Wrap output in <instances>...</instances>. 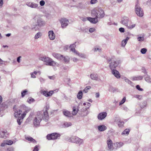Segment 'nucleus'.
I'll return each instance as SVG.
<instances>
[{"mask_svg":"<svg viewBox=\"0 0 151 151\" xmlns=\"http://www.w3.org/2000/svg\"><path fill=\"white\" fill-rule=\"evenodd\" d=\"M39 150V149L38 148V146L37 145H36L35 147L34 148L33 151H38Z\"/></svg>","mask_w":151,"mask_h":151,"instance_id":"e2e57ef3","label":"nucleus"},{"mask_svg":"<svg viewBox=\"0 0 151 151\" xmlns=\"http://www.w3.org/2000/svg\"><path fill=\"white\" fill-rule=\"evenodd\" d=\"M123 144L122 142H118L116 143V145L117 147L119 148L122 147L123 145Z\"/></svg>","mask_w":151,"mask_h":151,"instance_id":"c9c22d12","label":"nucleus"},{"mask_svg":"<svg viewBox=\"0 0 151 151\" xmlns=\"http://www.w3.org/2000/svg\"><path fill=\"white\" fill-rule=\"evenodd\" d=\"M143 77V76H137L134 77L133 78V80L135 81L141 80L142 79Z\"/></svg>","mask_w":151,"mask_h":151,"instance_id":"c85d7f7f","label":"nucleus"},{"mask_svg":"<svg viewBox=\"0 0 151 151\" xmlns=\"http://www.w3.org/2000/svg\"><path fill=\"white\" fill-rule=\"evenodd\" d=\"M33 20L36 24L34 23L32 25V29L37 31L39 29V27L44 26L45 24V22L43 20L40 15L37 14L33 18Z\"/></svg>","mask_w":151,"mask_h":151,"instance_id":"7ed1b4c3","label":"nucleus"},{"mask_svg":"<svg viewBox=\"0 0 151 151\" xmlns=\"http://www.w3.org/2000/svg\"><path fill=\"white\" fill-rule=\"evenodd\" d=\"M28 111L27 110H25V111L24 112V113L22 114L21 115V116H20L22 118V119L23 120L24 117L25 116L26 114L28 112Z\"/></svg>","mask_w":151,"mask_h":151,"instance_id":"58836bf2","label":"nucleus"},{"mask_svg":"<svg viewBox=\"0 0 151 151\" xmlns=\"http://www.w3.org/2000/svg\"><path fill=\"white\" fill-rule=\"evenodd\" d=\"M27 101L29 103H31L34 102L35 101V100L33 98H30L28 99Z\"/></svg>","mask_w":151,"mask_h":151,"instance_id":"3c124183","label":"nucleus"},{"mask_svg":"<svg viewBox=\"0 0 151 151\" xmlns=\"http://www.w3.org/2000/svg\"><path fill=\"white\" fill-rule=\"evenodd\" d=\"M45 111H43V112H45V111H46L47 113V110H48L50 109V106L49 105H47L45 107Z\"/></svg>","mask_w":151,"mask_h":151,"instance_id":"de8ad7c7","label":"nucleus"},{"mask_svg":"<svg viewBox=\"0 0 151 151\" xmlns=\"http://www.w3.org/2000/svg\"><path fill=\"white\" fill-rule=\"evenodd\" d=\"M14 149L12 147L8 148L7 149L6 151H14Z\"/></svg>","mask_w":151,"mask_h":151,"instance_id":"680f3d73","label":"nucleus"},{"mask_svg":"<svg viewBox=\"0 0 151 151\" xmlns=\"http://www.w3.org/2000/svg\"><path fill=\"white\" fill-rule=\"evenodd\" d=\"M23 29L25 31H27L29 29V27L28 26H26L23 27Z\"/></svg>","mask_w":151,"mask_h":151,"instance_id":"5fc2aeb1","label":"nucleus"},{"mask_svg":"<svg viewBox=\"0 0 151 151\" xmlns=\"http://www.w3.org/2000/svg\"><path fill=\"white\" fill-rule=\"evenodd\" d=\"M40 82L42 83H44L45 81V79L42 78H40Z\"/></svg>","mask_w":151,"mask_h":151,"instance_id":"338daca9","label":"nucleus"},{"mask_svg":"<svg viewBox=\"0 0 151 151\" xmlns=\"http://www.w3.org/2000/svg\"><path fill=\"white\" fill-rule=\"evenodd\" d=\"M107 144L108 145V147L110 149H111L112 147V142L111 140L109 139L107 141Z\"/></svg>","mask_w":151,"mask_h":151,"instance_id":"4be33fe9","label":"nucleus"},{"mask_svg":"<svg viewBox=\"0 0 151 151\" xmlns=\"http://www.w3.org/2000/svg\"><path fill=\"white\" fill-rule=\"evenodd\" d=\"M8 136L9 134L6 131H0V137L5 139Z\"/></svg>","mask_w":151,"mask_h":151,"instance_id":"4468645a","label":"nucleus"},{"mask_svg":"<svg viewBox=\"0 0 151 151\" xmlns=\"http://www.w3.org/2000/svg\"><path fill=\"white\" fill-rule=\"evenodd\" d=\"M70 58L68 56H66V57H65L63 56V59L62 60H64V61L66 63H68L69 61Z\"/></svg>","mask_w":151,"mask_h":151,"instance_id":"c756f323","label":"nucleus"},{"mask_svg":"<svg viewBox=\"0 0 151 151\" xmlns=\"http://www.w3.org/2000/svg\"><path fill=\"white\" fill-rule=\"evenodd\" d=\"M109 91H110L114 92L115 91H116L115 89L112 87H110L109 88Z\"/></svg>","mask_w":151,"mask_h":151,"instance_id":"09e8293b","label":"nucleus"},{"mask_svg":"<svg viewBox=\"0 0 151 151\" xmlns=\"http://www.w3.org/2000/svg\"><path fill=\"white\" fill-rule=\"evenodd\" d=\"M143 105L141 106V108H143L146 105V103L145 102H144L143 103Z\"/></svg>","mask_w":151,"mask_h":151,"instance_id":"69168bd1","label":"nucleus"},{"mask_svg":"<svg viewBox=\"0 0 151 151\" xmlns=\"http://www.w3.org/2000/svg\"><path fill=\"white\" fill-rule=\"evenodd\" d=\"M117 122L119 127H122L123 126V125L124 124V122L121 121L120 119H118Z\"/></svg>","mask_w":151,"mask_h":151,"instance_id":"cd10ccee","label":"nucleus"},{"mask_svg":"<svg viewBox=\"0 0 151 151\" xmlns=\"http://www.w3.org/2000/svg\"><path fill=\"white\" fill-rule=\"evenodd\" d=\"M126 98L125 97L123 98L122 101L119 102V105H120L124 104L126 101Z\"/></svg>","mask_w":151,"mask_h":151,"instance_id":"37998d69","label":"nucleus"},{"mask_svg":"<svg viewBox=\"0 0 151 151\" xmlns=\"http://www.w3.org/2000/svg\"><path fill=\"white\" fill-rule=\"evenodd\" d=\"M95 29L93 28H90L89 29V32L91 33H92L95 31Z\"/></svg>","mask_w":151,"mask_h":151,"instance_id":"052dcab7","label":"nucleus"},{"mask_svg":"<svg viewBox=\"0 0 151 151\" xmlns=\"http://www.w3.org/2000/svg\"><path fill=\"white\" fill-rule=\"evenodd\" d=\"M13 143V142L12 140H7L6 143V145H11Z\"/></svg>","mask_w":151,"mask_h":151,"instance_id":"49530a36","label":"nucleus"},{"mask_svg":"<svg viewBox=\"0 0 151 151\" xmlns=\"http://www.w3.org/2000/svg\"><path fill=\"white\" fill-rule=\"evenodd\" d=\"M135 11L139 17L143 16L144 13L143 10L140 7L138 3H136L135 6Z\"/></svg>","mask_w":151,"mask_h":151,"instance_id":"423d86ee","label":"nucleus"},{"mask_svg":"<svg viewBox=\"0 0 151 151\" xmlns=\"http://www.w3.org/2000/svg\"><path fill=\"white\" fill-rule=\"evenodd\" d=\"M40 4L41 6H43L45 4V2L44 0H41L40 1Z\"/></svg>","mask_w":151,"mask_h":151,"instance_id":"13d9d810","label":"nucleus"},{"mask_svg":"<svg viewBox=\"0 0 151 151\" xmlns=\"http://www.w3.org/2000/svg\"><path fill=\"white\" fill-rule=\"evenodd\" d=\"M142 72L144 73L145 74V75L143 76H146V75H147V72L146 71V70L145 69L144 67H142Z\"/></svg>","mask_w":151,"mask_h":151,"instance_id":"a19ab883","label":"nucleus"},{"mask_svg":"<svg viewBox=\"0 0 151 151\" xmlns=\"http://www.w3.org/2000/svg\"><path fill=\"white\" fill-rule=\"evenodd\" d=\"M146 76H147L145 78V80L148 83H151V78L147 74Z\"/></svg>","mask_w":151,"mask_h":151,"instance_id":"393cba45","label":"nucleus"},{"mask_svg":"<svg viewBox=\"0 0 151 151\" xmlns=\"http://www.w3.org/2000/svg\"><path fill=\"white\" fill-rule=\"evenodd\" d=\"M92 15L93 17H95V18L88 17V19L92 23H96L98 21V18H102L104 16L105 14L101 8H99L96 11H93L92 12Z\"/></svg>","mask_w":151,"mask_h":151,"instance_id":"f03ea898","label":"nucleus"},{"mask_svg":"<svg viewBox=\"0 0 151 151\" xmlns=\"http://www.w3.org/2000/svg\"><path fill=\"white\" fill-rule=\"evenodd\" d=\"M39 59L45 62L47 65L55 66L56 65V63L53 61L52 59L48 57H41Z\"/></svg>","mask_w":151,"mask_h":151,"instance_id":"39448f33","label":"nucleus"},{"mask_svg":"<svg viewBox=\"0 0 151 151\" xmlns=\"http://www.w3.org/2000/svg\"><path fill=\"white\" fill-rule=\"evenodd\" d=\"M137 40L139 41H143L144 40V37H137Z\"/></svg>","mask_w":151,"mask_h":151,"instance_id":"8fccbe9b","label":"nucleus"},{"mask_svg":"<svg viewBox=\"0 0 151 151\" xmlns=\"http://www.w3.org/2000/svg\"><path fill=\"white\" fill-rule=\"evenodd\" d=\"M124 80L128 84L131 85L132 83V82L129 80L127 78H124Z\"/></svg>","mask_w":151,"mask_h":151,"instance_id":"ea45409f","label":"nucleus"},{"mask_svg":"<svg viewBox=\"0 0 151 151\" xmlns=\"http://www.w3.org/2000/svg\"><path fill=\"white\" fill-rule=\"evenodd\" d=\"M91 88L90 86H86L83 90V91L85 93H86L88 92V91Z\"/></svg>","mask_w":151,"mask_h":151,"instance_id":"f704fd0d","label":"nucleus"},{"mask_svg":"<svg viewBox=\"0 0 151 151\" xmlns=\"http://www.w3.org/2000/svg\"><path fill=\"white\" fill-rule=\"evenodd\" d=\"M106 59L108 63H109V66L111 70H114L120 62L119 60H115L110 58Z\"/></svg>","mask_w":151,"mask_h":151,"instance_id":"20e7f679","label":"nucleus"},{"mask_svg":"<svg viewBox=\"0 0 151 151\" xmlns=\"http://www.w3.org/2000/svg\"><path fill=\"white\" fill-rule=\"evenodd\" d=\"M63 125L65 127H68L71 125V123L70 122H65Z\"/></svg>","mask_w":151,"mask_h":151,"instance_id":"72a5a7b5","label":"nucleus"},{"mask_svg":"<svg viewBox=\"0 0 151 151\" xmlns=\"http://www.w3.org/2000/svg\"><path fill=\"white\" fill-rule=\"evenodd\" d=\"M52 55L54 57L58 59L63 60V55H62L57 53H53Z\"/></svg>","mask_w":151,"mask_h":151,"instance_id":"6ab92c4d","label":"nucleus"},{"mask_svg":"<svg viewBox=\"0 0 151 151\" xmlns=\"http://www.w3.org/2000/svg\"><path fill=\"white\" fill-rule=\"evenodd\" d=\"M25 139H26L28 140L29 141L32 142L33 143H35L36 142V140L31 137H27L25 138Z\"/></svg>","mask_w":151,"mask_h":151,"instance_id":"5701e85b","label":"nucleus"},{"mask_svg":"<svg viewBox=\"0 0 151 151\" xmlns=\"http://www.w3.org/2000/svg\"><path fill=\"white\" fill-rule=\"evenodd\" d=\"M97 2V0H91L90 1V3L91 4H94L96 3Z\"/></svg>","mask_w":151,"mask_h":151,"instance_id":"bf43d9fd","label":"nucleus"},{"mask_svg":"<svg viewBox=\"0 0 151 151\" xmlns=\"http://www.w3.org/2000/svg\"><path fill=\"white\" fill-rule=\"evenodd\" d=\"M135 24H134L131 25H129V26L128 25V26H127V27L129 29H132L134 27H135Z\"/></svg>","mask_w":151,"mask_h":151,"instance_id":"4d7b16f0","label":"nucleus"},{"mask_svg":"<svg viewBox=\"0 0 151 151\" xmlns=\"http://www.w3.org/2000/svg\"><path fill=\"white\" fill-rule=\"evenodd\" d=\"M60 134L56 133H53L48 134L47 136V138L48 140L55 139L59 138L60 136Z\"/></svg>","mask_w":151,"mask_h":151,"instance_id":"0eeeda50","label":"nucleus"},{"mask_svg":"<svg viewBox=\"0 0 151 151\" xmlns=\"http://www.w3.org/2000/svg\"><path fill=\"white\" fill-rule=\"evenodd\" d=\"M130 132V130L129 129H126L122 133V134L128 135Z\"/></svg>","mask_w":151,"mask_h":151,"instance_id":"473e14b6","label":"nucleus"},{"mask_svg":"<svg viewBox=\"0 0 151 151\" xmlns=\"http://www.w3.org/2000/svg\"><path fill=\"white\" fill-rule=\"evenodd\" d=\"M76 45H75V44H73L71 45L69 47L70 48V50L72 51L73 52H74L75 54L77 55L78 56H79L80 53L79 52H78L76 51V50L75 49V48L76 47Z\"/></svg>","mask_w":151,"mask_h":151,"instance_id":"2eb2a0df","label":"nucleus"},{"mask_svg":"<svg viewBox=\"0 0 151 151\" xmlns=\"http://www.w3.org/2000/svg\"><path fill=\"white\" fill-rule=\"evenodd\" d=\"M83 91H82L80 90L79 91L77 95V98L79 99H82L83 96Z\"/></svg>","mask_w":151,"mask_h":151,"instance_id":"412c9836","label":"nucleus"},{"mask_svg":"<svg viewBox=\"0 0 151 151\" xmlns=\"http://www.w3.org/2000/svg\"><path fill=\"white\" fill-rule=\"evenodd\" d=\"M119 30L121 32H124V29L123 28L121 27L119 28Z\"/></svg>","mask_w":151,"mask_h":151,"instance_id":"0e129e2a","label":"nucleus"},{"mask_svg":"<svg viewBox=\"0 0 151 151\" xmlns=\"http://www.w3.org/2000/svg\"><path fill=\"white\" fill-rule=\"evenodd\" d=\"M90 77L92 80H97L98 78L97 75L94 74H91Z\"/></svg>","mask_w":151,"mask_h":151,"instance_id":"bb28decb","label":"nucleus"},{"mask_svg":"<svg viewBox=\"0 0 151 151\" xmlns=\"http://www.w3.org/2000/svg\"><path fill=\"white\" fill-rule=\"evenodd\" d=\"M78 110H76V108L75 107H73V108L72 114L73 115H75L76 114H77V113H78Z\"/></svg>","mask_w":151,"mask_h":151,"instance_id":"2f4dec72","label":"nucleus"},{"mask_svg":"<svg viewBox=\"0 0 151 151\" xmlns=\"http://www.w3.org/2000/svg\"><path fill=\"white\" fill-rule=\"evenodd\" d=\"M130 22V21L128 17H124L122 18L121 23L127 27L129 23Z\"/></svg>","mask_w":151,"mask_h":151,"instance_id":"9d476101","label":"nucleus"},{"mask_svg":"<svg viewBox=\"0 0 151 151\" xmlns=\"http://www.w3.org/2000/svg\"><path fill=\"white\" fill-rule=\"evenodd\" d=\"M107 113L106 112H102L99 113L98 116L97 118L99 120H102L106 116Z\"/></svg>","mask_w":151,"mask_h":151,"instance_id":"f8f14e48","label":"nucleus"},{"mask_svg":"<svg viewBox=\"0 0 151 151\" xmlns=\"http://www.w3.org/2000/svg\"><path fill=\"white\" fill-rule=\"evenodd\" d=\"M134 97L138 99L139 100H141L142 98V95H136Z\"/></svg>","mask_w":151,"mask_h":151,"instance_id":"a18cd8bd","label":"nucleus"},{"mask_svg":"<svg viewBox=\"0 0 151 151\" xmlns=\"http://www.w3.org/2000/svg\"><path fill=\"white\" fill-rule=\"evenodd\" d=\"M136 88L137 89H138V90H139V91H142L143 90L142 88H140V86L138 85H137L136 86Z\"/></svg>","mask_w":151,"mask_h":151,"instance_id":"864d4df0","label":"nucleus"},{"mask_svg":"<svg viewBox=\"0 0 151 151\" xmlns=\"http://www.w3.org/2000/svg\"><path fill=\"white\" fill-rule=\"evenodd\" d=\"M41 93L46 97H48L52 95L53 93V91H51L48 92L47 91H41Z\"/></svg>","mask_w":151,"mask_h":151,"instance_id":"ddd939ff","label":"nucleus"},{"mask_svg":"<svg viewBox=\"0 0 151 151\" xmlns=\"http://www.w3.org/2000/svg\"><path fill=\"white\" fill-rule=\"evenodd\" d=\"M79 56L80 57H81L83 58H85V56L84 55V54H82L81 53H80Z\"/></svg>","mask_w":151,"mask_h":151,"instance_id":"774afa93","label":"nucleus"},{"mask_svg":"<svg viewBox=\"0 0 151 151\" xmlns=\"http://www.w3.org/2000/svg\"><path fill=\"white\" fill-rule=\"evenodd\" d=\"M83 142L84 141L83 139H81L78 137L74 136L73 143H75L80 146L81 145L83 144Z\"/></svg>","mask_w":151,"mask_h":151,"instance_id":"6e6552de","label":"nucleus"},{"mask_svg":"<svg viewBox=\"0 0 151 151\" xmlns=\"http://www.w3.org/2000/svg\"><path fill=\"white\" fill-rule=\"evenodd\" d=\"M16 108V106H14L13 107V109L14 111H15V113H14V116L16 117H18L19 115H20L22 112V111L19 110V111L18 110H15L16 109L15 108Z\"/></svg>","mask_w":151,"mask_h":151,"instance_id":"a211bd4d","label":"nucleus"},{"mask_svg":"<svg viewBox=\"0 0 151 151\" xmlns=\"http://www.w3.org/2000/svg\"><path fill=\"white\" fill-rule=\"evenodd\" d=\"M112 73L117 78L120 77V75L119 72L116 70H111Z\"/></svg>","mask_w":151,"mask_h":151,"instance_id":"f3484780","label":"nucleus"},{"mask_svg":"<svg viewBox=\"0 0 151 151\" xmlns=\"http://www.w3.org/2000/svg\"><path fill=\"white\" fill-rule=\"evenodd\" d=\"M7 61H4L2 60L0 58V65H1L3 64L5 65L6 63H7Z\"/></svg>","mask_w":151,"mask_h":151,"instance_id":"79ce46f5","label":"nucleus"},{"mask_svg":"<svg viewBox=\"0 0 151 151\" xmlns=\"http://www.w3.org/2000/svg\"><path fill=\"white\" fill-rule=\"evenodd\" d=\"M48 36L50 40H53L55 38V35L53 31H50L48 32Z\"/></svg>","mask_w":151,"mask_h":151,"instance_id":"dca6fc26","label":"nucleus"},{"mask_svg":"<svg viewBox=\"0 0 151 151\" xmlns=\"http://www.w3.org/2000/svg\"><path fill=\"white\" fill-rule=\"evenodd\" d=\"M127 43V41H125L124 40H122L121 43L122 46L124 47Z\"/></svg>","mask_w":151,"mask_h":151,"instance_id":"6e6d98bb","label":"nucleus"},{"mask_svg":"<svg viewBox=\"0 0 151 151\" xmlns=\"http://www.w3.org/2000/svg\"><path fill=\"white\" fill-rule=\"evenodd\" d=\"M88 17H87L86 18L85 17H80V19L83 21V22H85L87 20H88Z\"/></svg>","mask_w":151,"mask_h":151,"instance_id":"603ef678","label":"nucleus"},{"mask_svg":"<svg viewBox=\"0 0 151 151\" xmlns=\"http://www.w3.org/2000/svg\"><path fill=\"white\" fill-rule=\"evenodd\" d=\"M49 118L48 113L46 111H39L37 112V115L35 118L33 122L34 125L35 127L39 126L42 119L47 122Z\"/></svg>","mask_w":151,"mask_h":151,"instance_id":"f257e3e1","label":"nucleus"},{"mask_svg":"<svg viewBox=\"0 0 151 151\" xmlns=\"http://www.w3.org/2000/svg\"><path fill=\"white\" fill-rule=\"evenodd\" d=\"M147 49L145 48H143L141 49L140 52L142 53L145 54V53L147 51Z\"/></svg>","mask_w":151,"mask_h":151,"instance_id":"c03bdc74","label":"nucleus"},{"mask_svg":"<svg viewBox=\"0 0 151 151\" xmlns=\"http://www.w3.org/2000/svg\"><path fill=\"white\" fill-rule=\"evenodd\" d=\"M60 21L61 24V27L63 28H65L69 23L68 20L65 18L61 19Z\"/></svg>","mask_w":151,"mask_h":151,"instance_id":"1a4fd4ad","label":"nucleus"},{"mask_svg":"<svg viewBox=\"0 0 151 151\" xmlns=\"http://www.w3.org/2000/svg\"><path fill=\"white\" fill-rule=\"evenodd\" d=\"M64 114L67 117H70L72 116V114L68 111H65L63 112Z\"/></svg>","mask_w":151,"mask_h":151,"instance_id":"b1692460","label":"nucleus"},{"mask_svg":"<svg viewBox=\"0 0 151 151\" xmlns=\"http://www.w3.org/2000/svg\"><path fill=\"white\" fill-rule=\"evenodd\" d=\"M73 136H72L71 137H67L65 138V140L70 142H73Z\"/></svg>","mask_w":151,"mask_h":151,"instance_id":"a878e982","label":"nucleus"},{"mask_svg":"<svg viewBox=\"0 0 151 151\" xmlns=\"http://www.w3.org/2000/svg\"><path fill=\"white\" fill-rule=\"evenodd\" d=\"M41 33L40 32H38L35 35L34 37L35 39H37L38 38H39L41 36Z\"/></svg>","mask_w":151,"mask_h":151,"instance_id":"4c0bfd02","label":"nucleus"},{"mask_svg":"<svg viewBox=\"0 0 151 151\" xmlns=\"http://www.w3.org/2000/svg\"><path fill=\"white\" fill-rule=\"evenodd\" d=\"M22 121V118L21 117H19L17 119V122L19 125H21V123Z\"/></svg>","mask_w":151,"mask_h":151,"instance_id":"e433bc0d","label":"nucleus"},{"mask_svg":"<svg viewBox=\"0 0 151 151\" xmlns=\"http://www.w3.org/2000/svg\"><path fill=\"white\" fill-rule=\"evenodd\" d=\"M98 129L100 131L102 132L106 130L107 127L104 125H101L98 127Z\"/></svg>","mask_w":151,"mask_h":151,"instance_id":"aec40b11","label":"nucleus"},{"mask_svg":"<svg viewBox=\"0 0 151 151\" xmlns=\"http://www.w3.org/2000/svg\"><path fill=\"white\" fill-rule=\"evenodd\" d=\"M28 91L27 89H25L22 91L21 96L22 97H23L25 95L27 94Z\"/></svg>","mask_w":151,"mask_h":151,"instance_id":"7c9ffc66","label":"nucleus"},{"mask_svg":"<svg viewBox=\"0 0 151 151\" xmlns=\"http://www.w3.org/2000/svg\"><path fill=\"white\" fill-rule=\"evenodd\" d=\"M26 5L34 9H37L38 7L39 4H36L34 2L31 1L27 2L26 3Z\"/></svg>","mask_w":151,"mask_h":151,"instance_id":"9b49d317","label":"nucleus"}]
</instances>
